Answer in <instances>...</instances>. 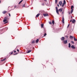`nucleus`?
I'll list each match as a JSON object with an SVG mask.
<instances>
[{"instance_id":"nucleus-1","label":"nucleus","mask_w":77,"mask_h":77,"mask_svg":"<svg viewBox=\"0 0 77 77\" xmlns=\"http://www.w3.org/2000/svg\"><path fill=\"white\" fill-rule=\"evenodd\" d=\"M62 1H60L59 2V5L60 6H61L62 7H63L64 5L66 4V1H65V0H64V2L63 3L62 5Z\"/></svg>"},{"instance_id":"nucleus-2","label":"nucleus","mask_w":77,"mask_h":77,"mask_svg":"<svg viewBox=\"0 0 77 77\" xmlns=\"http://www.w3.org/2000/svg\"><path fill=\"white\" fill-rule=\"evenodd\" d=\"M6 58H5L4 59H2L1 60H0V63H4L6 62Z\"/></svg>"},{"instance_id":"nucleus-3","label":"nucleus","mask_w":77,"mask_h":77,"mask_svg":"<svg viewBox=\"0 0 77 77\" xmlns=\"http://www.w3.org/2000/svg\"><path fill=\"white\" fill-rule=\"evenodd\" d=\"M43 15L44 16V17H48V14L47 13L46 14H43Z\"/></svg>"},{"instance_id":"nucleus-4","label":"nucleus","mask_w":77,"mask_h":77,"mask_svg":"<svg viewBox=\"0 0 77 77\" xmlns=\"http://www.w3.org/2000/svg\"><path fill=\"white\" fill-rule=\"evenodd\" d=\"M63 44H66L68 43L67 40H64V41H63Z\"/></svg>"},{"instance_id":"nucleus-5","label":"nucleus","mask_w":77,"mask_h":77,"mask_svg":"<svg viewBox=\"0 0 77 77\" xmlns=\"http://www.w3.org/2000/svg\"><path fill=\"white\" fill-rule=\"evenodd\" d=\"M62 10H63V8H61L59 10V11H60V12H62Z\"/></svg>"},{"instance_id":"nucleus-6","label":"nucleus","mask_w":77,"mask_h":77,"mask_svg":"<svg viewBox=\"0 0 77 77\" xmlns=\"http://www.w3.org/2000/svg\"><path fill=\"white\" fill-rule=\"evenodd\" d=\"M71 47L72 49H75V47H74V45H72L71 46Z\"/></svg>"},{"instance_id":"nucleus-7","label":"nucleus","mask_w":77,"mask_h":77,"mask_svg":"<svg viewBox=\"0 0 77 77\" xmlns=\"http://www.w3.org/2000/svg\"><path fill=\"white\" fill-rule=\"evenodd\" d=\"M62 22L64 24L65 23V22H64V18H63V17L62 18Z\"/></svg>"},{"instance_id":"nucleus-8","label":"nucleus","mask_w":77,"mask_h":77,"mask_svg":"<svg viewBox=\"0 0 77 77\" xmlns=\"http://www.w3.org/2000/svg\"><path fill=\"white\" fill-rule=\"evenodd\" d=\"M61 41H64L65 40V38L63 37L61 38Z\"/></svg>"},{"instance_id":"nucleus-9","label":"nucleus","mask_w":77,"mask_h":77,"mask_svg":"<svg viewBox=\"0 0 77 77\" xmlns=\"http://www.w3.org/2000/svg\"><path fill=\"white\" fill-rule=\"evenodd\" d=\"M39 39H37V40L35 41V43H38V42H39Z\"/></svg>"},{"instance_id":"nucleus-10","label":"nucleus","mask_w":77,"mask_h":77,"mask_svg":"<svg viewBox=\"0 0 77 77\" xmlns=\"http://www.w3.org/2000/svg\"><path fill=\"white\" fill-rule=\"evenodd\" d=\"M41 27L42 29L44 27V24L42 23L41 25Z\"/></svg>"},{"instance_id":"nucleus-11","label":"nucleus","mask_w":77,"mask_h":77,"mask_svg":"<svg viewBox=\"0 0 77 77\" xmlns=\"http://www.w3.org/2000/svg\"><path fill=\"white\" fill-rule=\"evenodd\" d=\"M40 15V14H39V13L38 14L36 15V18H38V17H39Z\"/></svg>"},{"instance_id":"nucleus-12","label":"nucleus","mask_w":77,"mask_h":77,"mask_svg":"<svg viewBox=\"0 0 77 77\" xmlns=\"http://www.w3.org/2000/svg\"><path fill=\"white\" fill-rule=\"evenodd\" d=\"M75 19H73L72 20V23H75Z\"/></svg>"},{"instance_id":"nucleus-13","label":"nucleus","mask_w":77,"mask_h":77,"mask_svg":"<svg viewBox=\"0 0 77 77\" xmlns=\"http://www.w3.org/2000/svg\"><path fill=\"white\" fill-rule=\"evenodd\" d=\"M31 52H32V51L31 50H29L27 52V53H30Z\"/></svg>"},{"instance_id":"nucleus-14","label":"nucleus","mask_w":77,"mask_h":77,"mask_svg":"<svg viewBox=\"0 0 77 77\" xmlns=\"http://www.w3.org/2000/svg\"><path fill=\"white\" fill-rule=\"evenodd\" d=\"M6 12H7V11H3L2 13L3 14H6Z\"/></svg>"},{"instance_id":"nucleus-15","label":"nucleus","mask_w":77,"mask_h":77,"mask_svg":"<svg viewBox=\"0 0 77 77\" xmlns=\"http://www.w3.org/2000/svg\"><path fill=\"white\" fill-rule=\"evenodd\" d=\"M58 11H59V10H56V12H57V14L58 15H59V13Z\"/></svg>"},{"instance_id":"nucleus-16","label":"nucleus","mask_w":77,"mask_h":77,"mask_svg":"<svg viewBox=\"0 0 77 77\" xmlns=\"http://www.w3.org/2000/svg\"><path fill=\"white\" fill-rule=\"evenodd\" d=\"M74 41H77V39L75 38V37H74Z\"/></svg>"},{"instance_id":"nucleus-17","label":"nucleus","mask_w":77,"mask_h":77,"mask_svg":"<svg viewBox=\"0 0 77 77\" xmlns=\"http://www.w3.org/2000/svg\"><path fill=\"white\" fill-rule=\"evenodd\" d=\"M35 41L34 40H33L32 41V44H35Z\"/></svg>"},{"instance_id":"nucleus-18","label":"nucleus","mask_w":77,"mask_h":77,"mask_svg":"<svg viewBox=\"0 0 77 77\" xmlns=\"http://www.w3.org/2000/svg\"><path fill=\"white\" fill-rule=\"evenodd\" d=\"M73 11H74V9H71V13L72 14V12H73Z\"/></svg>"},{"instance_id":"nucleus-19","label":"nucleus","mask_w":77,"mask_h":77,"mask_svg":"<svg viewBox=\"0 0 77 77\" xmlns=\"http://www.w3.org/2000/svg\"><path fill=\"white\" fill-rule=\"evenodd\" d=\"M69 48H71V44L69 43Z\"/></svg>"},{"instance_id":"nucleus-20","label":"nucleus","mask_w":77,"mask_h":77,"mask_svg":"<svg viewBox=\"0 0 77 77\" xmlns=\"http://www.w3.org/2000/svg\"><path fill=\"white\" fill-rule=\"evenodd\" d=\"M7 21V19H4V20H3V22H6V21Z\"/></svg>"},{"instance_id":"nucleus-21","label":"nucleus","mask_w":77,"mask_h":77,"mask_svg":"<svg viewBox=\"0 0 77 77\" xmlns=\"http://www.w3.org/2000/svg\"><path fill=\"white\" fill-rule=\"evenodd\" d=\"M70 39H72V38H73V37L71 35L70 36Z\"/></svg>"},{"instance_id":"nucleus-22","label":"nucleus","mask_w":77,"mask_h":77,"mask_svg":"<svg viewBox=\"0 0 77 77\" xmlns=\"http://www.w3.org/2000/svg\"><path fill=\"white\" fill-rule=\"evenodd\" d=\"M23 1V0H22L21 1H20L19 3V4H20V3H21Z\"/></svg>"},{"instance_id":"nucleus-23","label":"nucleus","mask_w":77,"mask_h":77,"mask_svg":"<svg viewBox=\"0 0 77 77\" xmlns=\"http://www.w3.org/2000/svg\"><path fill=\"white\" fill-rule=\"evenodd\" d=\"M72 8H74V6L73 5H72L71 6V9H72Z\"/></svg>"},{"instance_id":"nucleus-24","label":"nucleus","mask_w":77,"mask_h":77,"mask_svg":"<svg viewBox=\"0 0 77 77\" xmlns=\"http://www.w3.org/2000/svg\"><path fill=\"white\" fill-rule=\"evenodd\" d=\"M55 3L56 4H57V0H55Z\"/></svg>"},{"instance_id":"nucleus-25","label":"nucleus","mask_w":77,"mask_h":77,"mask_svg":"<svg viewBox=\"0 0 77 77\" xmlns=\"http://www.w3.org/2000/svg\"><path fill=\"white\" fill-rule=\"evenodd\" d=\"M11 55V54H13V52H10L9 53Z\"/></svg>"},{"instance_id":"nucleus-26","label":"nucleus","mask_w":77,"mask_h":77,"mask_svg":"<svg viewBox=\"0 0 77 77\" xmlns=\"http://www.w3.org/2000/svg\"><path fill=\"white\" fill-rule=\"evenodd\" d=\"M52 23L53 24H54V20L52 21Z\"/></svg>"},{"instance_id":"nucleus-27","label":"nucleus","mask_w":77,"mask_h":77,"mask_svg":"<svg viewBox=\"0 0 77 77\" xmlns=\"http://www.w3.org/2000/svg\"><path fill=\"white\" fill-rule=\"evenodd\" d=\"M56 11H58V9L57 8V7H56Z\"/></svg>"},{"instance_id":"nucleus-28","label":"nucleus","mask_w":77,"mask_h":77,"mask_svg":"<svg viewBox=\"0 0 77 77\" xmlns=\"http://www.w3.org/2000/svg\"><path fill=\"white\" fill-rule=\"evenodd\" d=\"M71 43H72V44H74V43L72 41H71Z\"/></svg>"},{"instance_id":"nucleus-29","label":"nucleus","mask_w":77,"mask_h":77,"mask_svg":"<svg viewBox=\"0 0 77 77\" xmlns=\"http://www.w3.org/2000/svg\"><path fill=\"white\" fill-rule=\"evenodd\" d=\"M4 19L5 20H7V19H8V18H7V17H5V18H4Z\"/></svg>"},{"instance_id":"nucleus-30","label":"nucleus","mask_w":77,"mask_h":77,"mask_svg":"<svg viewBox=\"0 0 77 77\" xmlns=\"http://www.w3.org/2000/svg\"><path fill=\"white\" fill-rule=\"evenodd\" d=\"M46 35H47V34L46 33H45L44 35V36H46Z\"/></svg>"},{"instance_id":"nucleus-31","label":"nucleus","mask_w":77,"mask_h":77,"mask_svg":"<svg viewBox=\"0 0 77 77\" xmlns=\"http://www.w3.org/2000/svg\"><path fill=\"white\" fill-rule=\"evenodd\" d=\"M49 23L50 24H52V23H51V22H49Z\"/></svg>"},{"instance_id":"nucleus-32","label":"nucleus","mask_w":77,"mask_h":77,"mask_svg":"<svg viewBox=\"0 0 77 77\" xmlns=\"http://www.w3.org/2000/svg\"><path fill=\"white\" fill-rule=\"evenodd\" d=\"M22 7H25V4H24V5H23V6H22Z\"/></svg>"},{"instance_id":"nucleus-33","label":"nucleus","mask_w":77,"mask_h":77,"mask_svg":"<svg viewBox=\"0 0 77 77\" xmlns=\"http://www.w3.org/2000/svg\"><path fill=\"white\" fill-rule=\"evenodd\" d=\"M69 24L68 25V26L67 27V28H68V27H69Z\"/></svg>"},{"instance_id":"nucleus-34","label":"nucleus","mask_w":77,"mask_h":77,"mask_svg":"<svg viewBox=\"0 0 77 77\" xmlns=\"http://www.w3.org/2000/svg\"><path fill=\"white\" fill-rule=\"evenodd\" d=\"M9 17H11V14H10V13H9Z\"/></svg>"},{"instance_id":"nucleus-35","label":"nucleus","mask_w":77,"mask_h":77,"mask_svg":"<svg viewBox=\"0 0 77 77\" xmlns=\"http://www.w3.org/2000/svg\"><path fill=\"white\" fill-rule=\"evenodd\" d=\"M57 6H58V7H59V5L58 4H57Z\"/></svg>"},{"instance_id":"nucleus-36","label":"nucleus","mask_w":77,"mask_h":77,"mask_svg":"<svg viewBox=\"0 0 77 77\" xmlns=\"http://www.w3.org/2000/svg\"><path fill=\"white\" fill-rule=\"evenodd\" d=\"M17 51H18V52H19V50L17 49Z\"/></svg>"},{"instance_id":"nucleus-37","label":"nucleus","mask_w":77,"mask_h":77,"mask_svg":"<svg viewBox=\"0 0 77 77\" xmlns=\"http://www.w3.org/2000/svg\"><path fill=\"white\" fill-rule=\"evenodd\" d=\"M66 36V38L67 39H68V36Z\"/></svg>"},{"instance_id":"nucleus-38","label":"nucleus","mask_w":77,"mask_h":77,"mask_svg":"<svg viewBox=\"0 0 77 77\" xmlns=\"http://www.w3.org/2000/svg\"><path fill=\"white\" fill-rule=\"evenodd\" d=\"M14 53H16V52H17V51H14Z\"/></svg>"},{"instance_id":"nucleus-39","label":"nucleus","mask_w":77,"mask_h":77,"mask_svg":"<svg viewBox=\"0 0 77 77\" xmlns=\"http://www.w3.org/2000/svg\"><path fill=\"white\" fill-rule=\"evenodd\" d=\"M70 14H71V13H70V12H69V15Z\"/></svg>"},{"instance_id":"nucleus-40","label":"nucleus","mask_w":77,"mask_h":77,"mask_svg":"<svg viewBox=\"0 0 77 77\" xmlns=\"http://www.w3.org/2000/svg\"><path fill=\"white\" fill-rule=\"evenodd\" d=\"M14 8H17V6H14Z\"/></svg>"},{"instance_id":"nucleus-41","label":"nucleus","mask_w":77,"mask_h":77,"mask_svg":"<svg viewBox=\"0 0 77 77\" xmlns=\"http://www.w3.org/2000/svg\"><path fill=\"white\" fill-rule=\"evenodd\" d=\"M62 13L63 14V12H62Z\"/></svg>"},{"instance_id":"nucleus-42","label":"nucleus","mask_w":77,"mask_h":77,"mask_svg":"<svg viewBox=\"0 0 77 77\" xmlns=\"http://www.w3.org/2000/svg\"><path fill=\"white\" fill-rule=\"evenodd\" d=\"M43 13H45V11H43Z\"/></svg>"},{"instance_id":"nucleus-43","label":"nucleus","mask_w":77,"mask_h":77,"mask_svg":"<svg viewBox=\"0 0 77 77\" xmlns=\"http://www.w3.org/2000/svg\"><path fill=\"white\" fill-rule=\"evenodd\" d=\"M70 22H72V20H70Z\"/></svg>"},{"instance_id":"nucleus-44","label":"nucleus","mask_w":77,"mask_h":77,"mask_svg":"<svg viewBox=\"0 0 77 77\" xmlns=\"http://www.w3.org/2000/svg\"><path fill=\"white\" fill-rule=\"evenodd\" d=\"M8 23V22H5V23Z\"/></svg>"},{"instance_id":"nucleus-45","label":"nucleus","mask_w":77,"mask_h":77,"mask_svg":"<svg viewBox=\"0 0 77 77\" xmlns=\"http://www.w3.org/2000/svg\"><path fill=\"white\" fill-rule=\"evenodd\" d=\"M1 3V1L0 0V3Z\"/></svg>"},{"instance_id":"nucleus-46","label":"nucleus","mask_w":77,"mask_h":77,"mask_svg":"<svg viewBox=\"0 0 77 77\" xmlns=\"http://www.w3.org/2000/svg\"><path fill=\"white\" fill-rule=\"evenodd\" d=\"M32 59V60H34V58H33Z\"/></svg>"},{"instance_id":"nucleus-47","label":"nucleus","mask_w":77,"mask_h":77,"mask_svg":"<svg viewBox=\"0 0 77 77\" xmlns=\"http://www.w3.org/2000/svg\"><path fill=\"white\" fill-rule=\"evenodd\" d=\"M71 18H72V16H71Z\"/></svg>"},{"instance_id":"nucleus-48","label":"nucleus","mask_w":77,"mask_h":77,"mask_svg":"<svg viewBox=\"0 0 77 77\" xmlns=\"http://www.w3.org/2000/svg\"><path fill=\"white\" fill-rule=\"evenodd\" d=\"M2 59V58H1V59Z\"/></svg>"},{"instance_id":"nucleus-49","label":"nucleus","mask_w":77,"mask_h":77,"mask_svg":"<svg viewBox=\"0 0 77 77\" xmlns=\"http://www.w3.org/2000/svg\"><path fill=\"white\" fill-rule=\"evenodd\" d=\"M14 55H15V54H14Z\"/></svg>"}]
</instances>
